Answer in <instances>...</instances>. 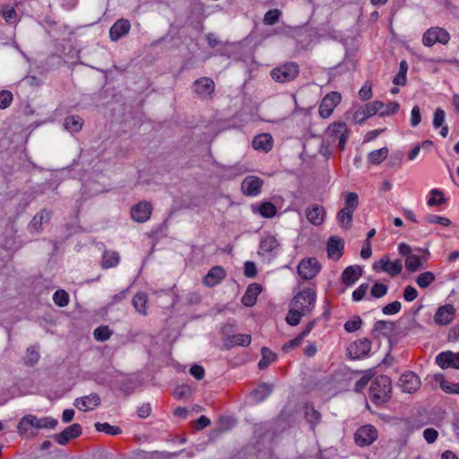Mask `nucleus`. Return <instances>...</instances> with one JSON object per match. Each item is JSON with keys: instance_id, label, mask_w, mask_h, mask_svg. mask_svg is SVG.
Masks as SVG:
<instances>
[{"instance_id": "4c0bfd02", "label": "nucleus", "mask_w": 459, "mask_h": 459, "mask_svg": "<svg viewBox=\"0 0 459 459\" xmlns=\"http://www.w3.org/2000/svg\"><path fill=\"white\" fill-rule=\"evenodd\" d=\"M388 152L389 151L387 147L373 151L368 156V162L373 165L380 164L387 158Z\"/></svg>"}, {"instance_id": "58836bf2", "label": "nucleus", "mask_w": 459, "mask_h": 459, "mask_svg": "<svg viewBox=\"0 0 459 459\" xmlns=\"http://www.w3.org/2000/svg\"><path fill=\"white\" fill-rule=\"evenodd\" d=\"M353 212L344 208L341 209L336 216L339 225L342 228H351L352 222Z\"/></svg>"}, {"instance_id": "4468645a", "label": "nucleus", "mask_w": 459, "mask_h": 459, "mask_svg": "<svg viewBox=\"0 0 459 459\" xmlns=\"http://www.w3.org/2000/svg\"><path fill=\"white\" fill-rule=\"evenodd\" d=\"M194 91L200 98H207L212 96L215 90L214 82L208 77H202L194 82Z\"/></svg>"}, {"instance_id": "e2e57ef3", "label": "nucleus", "mask_w": 459, "mask_h": 459, "mask_svg": "<svg viewBox=\"0 0 459 459\" xmlns=\"http://www.w3.org/2000/svg\"><path fill=\"white\" fill-rule=\"evenodd\" d=\"M445 117H446L445 111L442 108H437L434 113V117H433V126L435 128H439L443 126V124L445 122Z\"/></svg>"}, {"instance_id": "f8f14e48", "label": "nucleus", "mask_w": 459, "mask_h": 459, "mask_svg": "<svg viewBox=\"0 0 459 459\" xmlns=\"http://www.w3.org/2000/svg\"><path fill=\"white\" fill-rule=\"evenodd\" d=\"M152 212V206L151 203L140 202L132 207L131 216L134 221L143 223L150 219Z\"/></svg>"}, {"instance_id": "37998d69", "label": "nucleus", "mask_w": 459, "mask_h": 459, "mask_svg": "<svg viewBox=\"0 0 459 459\" xmlns=\"http://www.w3.org/2000/svg\"><path fill=\"white\" fill-rule=\"evenodd\" d=\"M435 379L440 382V387L447 394H459V383L448 384L442 375H436Z\"/></svg>"}, {"instance_id": "7c9ffc66", "label": "nucleus", "mask_w": 459, "mask_h": 459, "mask_svg": "<svg viewBox=\"0 0 459 459\" xmlns=\"http://www.w3.org/2000/svg\"><path fill=\"white\" fill-rule=\"evenodd\" d=\"M395 329L394 322L378 320L375 323L372 333H379L385 336L391 334Z\"/></svg>"}, {"instance_id": "bf43d9fd", "label": "nucleus", "mask_w": 459, "mask_h": 459, "mask_svg": "<svg viewBox=\"0 0 459 459\" xmlns=\"http://www.w3.org/2000/svg\"><path fill=\"white\" fill-rule=\"evenodd\" d=\"M13 94L11 91L4 90L0 91V108L4 109L8 108L13 101Z\"/></svg>"}, {"instance_id": "69168bd1", "label": "nucleus", "mask_w": 459, "mask_h": 459, "mask_svg": "<svg viewBox=\"0 0 459 459\" xmlns=\"http://www.w3.org/2000/svg\"><path fill=\"white\" fill-rule=\"evenodd\" d=\"M257 274L256 265L254 262L247 261L244 264V275L247 278H255Z\"/></svg>"}, {"instance_id": "7ed1b4c3", "label": "nucleus", "mask_w": 459, "mask_h": 459, "mask_svg": "<svg viewBox=\"0 0 459 459\" xmlns=\"http://www.w3.org/2000/svg\"><path fill=\"white\" fill-rule=\"evenodd\" d=\"M299 74V66L295 62L282 64L271 71L272 78L281 83L294 81Z\"/></svg>"}, {"instance_id": "cd10ccee", "label": "nucleus", "mask_w": 459, "mask_h": 459, "mask_svg": "<svg viewBox=\"0 0 459 459\" xmlns=\"http://www.w3.org/2000/svg\"><path fill=\"white\" fill-rule=\"evenodd\" d=\"M252 143L255 150L268 152L272 149V137L268 134H262L255 136Z\"/></svg>"}, {"instance_id": "774afa93", "label": "nucleus", "mask_w": 459, "mask_h": 459, "mask_svg": "<svg viewBox=\"0 0 459 459\" xmlns=\"http://www.w3.org/2000/svg\"><path fill=\"white\" fill-rule=\"evenodd\" d=\"M178 453H167L154 451L147 455L148 459H171L173 456H177Z\"/></svg>"}, {"instance_id": "3c124183", "label": "nucleus", "mask_w": 459, "mask_h": 459, "mask_svg": "<svg viewBox=\"0 0 459 459\" xmlns=\"http://www.w3.org/2000/svg\"><path fill=\"white\" fill-rule=\"evenodd\" d=\"M111 331L108 326L101 325L97 327L93 332V336L97 341L104 342L109 339L111 336Z\"/></svg>"}, {"instance_id": "864d4df0", "label": "nucleus", "mask_w": 459, "mask_h": 459, "mask_svg": "<svg viewBox=\"0 0 459 459\" xmlns=\"http://www.w3.org/2000/svg\"><path fill=\"white\" fill-rule=\"evenodd\" d=\"M430 195L431 197L428 200L429 206H435L446 202V198L443 197V193L438 189H432Z\"/></svg>"}, {"instance_id": "6e6552de", "label": "nucleus", "mask_w": 459, "mask_h": 459, "mask_svg": "<svg viewBox=\"0 0 459 459\" xmlns=\"http://www.w3.org/2000/svg\"><path fill=\"white\" fill-rule=\"evenodd\" d=\"M377 438V430L372 425L359 428L354 434L355 443L359 446L371 445Z\"/></svg>"}, {"instance_id": "20e7f679", "label": "nucleus", "mask_w": 459, "mask_h": 459, "mask_svg": "<svg viewBox=\"0 0 459 459\" xmlns=\"http://www.w3.org/2000/svg\"><path fill=\"white\" fill-rule=\"evenodd\" d=\"M349 130L345 123L333 122L326 129L325 137L328 143H333L338 141V148L342 151L348 140Z\"/></svg>"}, {"instance_id": "dca6fc26", "label": "nucleus", "mask_w": 459, "mask_h": 459, "mask_svg": "<svg viewBox=\"0 0 459 459\" xmlns=\"http://www.w3.org/2000/svg\"><path fill=\"white\" fill-rule=\"evenodd\" d=\"M436 362L441 368H459V352L443 351L436 357Z\"/></svg>"}, {"instance_id": "2eb2a0df", "label": "nucleus", "mask_w": 459, "mask_h": 459, "mask_svg": "<svg viewBox=\"0 0 459 459\" xmlns=\"http://www.w3.org/2000/svg\"><path fill=\"white\" fill-rule=\"evenodd\" d=\"M263 184L260 178L249 176L243 180L241 189L246 195L256 196L260 194Z\"/></svg>"}, {"instance_id": "09e8293b", "label": "nucleus", "mask_w": 459, "mask_h": 459, "mask_svg": "<svg viewBox=\"0 0 459 459\" xmlns=\"http://www.w3.org/2000/svg\"><path fill=\"white\" fill-rule=\"evenodd\" d=\"M39 359V353L35 346L29 347L24 357L25 364L28 366H33L38 362Z\"/></svg>"}, {"instance_id": "c85d7f7f", "label": "nucleus", "mask_w": 459, "mask_h": 459, "mask_svg": "<svg viewBox=\"0 0 459 459\" xmlns=\"http://www.w3.org/2000/svg\"><path fill=\"white\" fill-rule=\"evenodd\" d=\"M83 126V119L77 115L68 116L65 119L64 126L71 133H78Z\"/></svg>"}, {"instance_id": "de8ad7c7", "label": "nucleus", "mask_w": 459, "mask_h": 459, "mask_svg": "<svg viewBox=\"0 0 459 459\" xmlns=\"http://www.w3.org/2000/svg\"><path fill=\"white\" fill-rule=\"evenodd\" d=\"M421 260L417 255H411L405 260V267L410 272H415L421 267Z\"/></svg>"}, {"instance_id": "6ab92c4d", "label": "nucleus", "mask_w": 459, "mask_h": 459, "mask_svg": "<svg viewBox=\"0 0 459 459\" xmlns=\"http://www.w3.org/2000/svg\"><path fill=\"white\" fill-rule=\"evenodd\" d=\"M100 403V398L98 394L92 393L89 395L76 398L74 405L80 411H87L93 410Z\"/></svg>"}, {"instance_id": "c756f323", "label": "nucleus", "mask_w": 459, "mask_h": 459, "mask_svg": "<svg viewBox=\"0 0 459 459\" xmlns=\"http://www.w3.org/2000/svg\"><path fill=\"white\" fill-rule=\"evenodd\" d=\"M120 256L115 251H104L102 255L101 266L104 269L115 267L119 263Z\"/></svg>"}, {"instance_id": "8fccbe9b", "label": "nucleus", "mask_w": 459, "mask_h": 459, "mask_svg": "<svg viewBox=\"0 0 459 459\" xmlns=\"http://www.w3.org/2000/svg\"><path fill=\"white\" fill-rule=\"evenodd\" d=\"M53 300L56 305L64 307L69 302V295L64 290H57L53 295Z\"/></svg>"}, {"instance_id": "9b49d317", "label": "nucleus", "mask_w": 459, "mask_h": 459, "mask_svg": "<svg viewBox=\"0 0 459 459\" xmlns=\"http://www.w3.org/2000/svg\"><path fill=\"white\" fill-rule=\"evenodd\" d=\"M420 377L413 372H406L400 377L398 385L405 393H414L420 386Z\"/></svg>"}, {"instance_id": "c03bdc74", "label": "nucleus", "mask_w": 459, "mask_h": 459, "mask_svg": "<svg viewBox=\"0 0 459 459\" xmlns=\"http://www.w3.org/2000/svg\"><path fill=\"white\" fill-rule=\"evenodd\" d=\"M258 211L261 216H263L264 218H272L277 212L276 206L270 202L262 203L260 204Z\"/></svg>"}, {"instance_id": "bb28decb", "label": "nucleus", "mask_w": 459, "mask_h": 459, "mask_svg": "<svg viewBox=\"0 0 459 459\" xmlns=\"http://www.w3.org/2000/svg\"><path fill=\"white\" fill-rule=\"evenodd\" d=\"M304 416L306 420L310 424L311 429H314L321 420L320 412L309 403H306L304 406Z\"/></svg>"}, {"instance_id": "5701e85b", "label": "nucleus", "mask_w": 459, "mask_h": 459, "mask_svg": "<svg viewBox=\"0 0 459 459\" xmlns=\"http://www.w3.org/2000/svg\"><path fill=\"white\" fill-rule=\"evenodd\" d=\"M343 242L340 238L331 237L327 241V255L329 258L339 260L342 255Z\"/></svg>"}, {"instance_id": "e433bc0d", "label": "nucleus", "mask_w": 459, "mask_h": 459, "mask_svg": "<svg viewBox=\"0 0 459 459\" xmlns=\"http://www.w3.org/2000/svg\"><path fill=\"white\" fill-rule=\"evenodd\" d=\"M280 247V243L273 236H267L260 243V250L264 253H273Z\"/></svg>"}, {"instance_id": "aec40b11", "label": "nucleus", "mask_w": 459, "mask_h": 459, "mask_svg": "<svg viewBox=\"0 0 459 459\" xmlns=\"http://www.w3.org/2000/svg\"><path fill=\"white\" fill-rule=\"evenodd\" d=\"M385 107L384 102L380 100H375L365 105L361 112L357 111L355 113V119L359 122L364 121L367 117H372L377 112H381Z\"/></svg>"}, {"instance_id": "c9c22d12", "label": "nucleus", "mask_w": 459, "mask_h": 459, "mask_svg": "<svg viewBox=\"0 0 459 459\" xmlns=\"http://www.w3.org/2000/svg\"><path fill=\"white\" fill-rule=\"evenodd\" d=\"M262 359L258 362L260 369H265L271 363L276 360L277 355L269 348L263 347L261 350Z\"/></svg>"}, {"instance_id": "ea45409f", "label": "nucleus", "mask_w": 459, "mask_h": 459, "mask_svg": "<svg viewBox=\"0 0 459 459\" xmlns=\"http://www.w3.org/2000/svg\"><path fill=\"white\" fill-rule=\"evenodd\" d=\"M305 315L300 312V310H297L292 306L290 305L289 312L286 316V322L288 325L291 326H296L300 323L301 317Z\"/></svg>"}, {"instance_id": "9d476101", "label": "nucleus", "mask_w": 459, "mask_h": 459, "mask_svg": "<svg viewBox=\"0 0 459 459\" xmlns=\"http://www.w3.org/2000/svg\"><path fill=\"white\" fill-rule=\"evenodd\" d=\"M131 30V23L129 20L121 18L118 19L109 29V39L111 41H118L125 38Z\"/></svg>"}, {"instance_id": "6e6d98bb", "label": "nucleus", "mask_w": 459, "mask_h": 459, "mask_svg": "<svg viewBox=\"0 0 459 459\" xmlns=\"http://www.w3.org/2000/svg\"><path fill=\"white\" fill-rule=\"evenodd\" d=\"M230 342L232 345L247 346L251 342V336L249 334H235Z\"/></svg>"}, {"instance_id": "412c9836", "label": "nucleus", "mask_w": 459, "mask_h": 459, "mask_svg": "<svg viewBox=\"0 0 459 459\" xmlns=\"http://www.w3.org/2000/svg\"><path fill=\"white\" fill-rule=\"evenodd\" d=\"M226 276V272L222 266L216 265L211 268L203 279V283L207 287H213L219 284Z\"/></svg>"}, {"instance_id": "0e129e2a", "label": "nucleus", "mask_w": 459, "mask_h": 459, "mask_svg": "<svg viewBox=\"0 0 459 459\" xmlns=\"http://www.w3.org/2000/svg\"><path fill=\"white\" fill-rule=\"evenodd\" d=\"M401 302L396 300L385 306L382 311L385 315H394L401 310Z\"/></svg>"}, {"instance_id": "b1692460", "label": "nucleus", "mask_w": 459, "mask_h": 459, "mask_svg": "<svg viewBox=\"0 0 459 459\" xmlns=\"http://www.w3.org/2000/svg\"><path fill=\"white\" fill-rule=\"evenodd\" d=\"M307 219L315 226H319L324 221L325 209L318 204L308 206L306 211Z\"/></svg>"}, {"instance_id": "f704fd0d", "label": "nucleus", "mask_w": 459, "mask_h": 459, "mask_svg": "<svg viewBox=\"0 0 459 459\" xmlns=\"http://www.w3.org/2000/svg\"><path fill=\"white\" fill-rule=\"evenodd\" d=\"M0 14L4 20L10 25L16 24L18 22V15L14 7L5 4L0 8Z\"/></svg>"}, {"instance_id": "a211bd4d", "label": "nucleus", "mask_w": 459, "mask_h": 459, "mask_svg": "<svg viewBox=\"0 0 459 459\" xmlns=\"http://www.w3.org/2000/svg\"><path fill=\"white\" fill-rule=\"evenodd\" d=\"M51 216L52 212L46 209L41 210L32 218L28 225V230L32 234L39 233L42 230V225L48 223Z\"/></svg>"}, {"instance_id": "603ef678", "label": "nucleus", "mask_w": 459, "mask_h": 459, "mask_svg": "<svg viewBox=\"0 0 459 459\" xmlns=\"http://www.w3.org/2000/svg\"><path fill=\"white\" fill-rule=\"evenodd\" d=\"M281 13L278 9H272L265 13L264 16V23L265 25H274L279 22Z\"/></svg>"}, {"instance_id": "1a4fd4ad", "label": "nucleus", "mask_w": 459, "mask_h": 459, "mask_svg": "<svg viewBox=\"0 0 459 459\" xmlns=\"http://www.w3.org/2000/svg\"><path fill=\"white\" fill-rule=\"evenodd\" d=\"M370 350L371 341L368 338H362L350 344L348 353L352 359H361L368 355Z\"/></svg>"}, {"instance_id": "a18cd8bd", "label": "nucleus", "mask_w": 459, "mask_h": 459, "mask_svg": "<svg viewBox=\"0 0 459 459\" xmlns=\"http://www.w3.org/2000/svg\"><path fill=\"white\" fill-rule=\"evenodd\" d=\"M435 279L436 277L433 273L424 272L418 275L416 282L420 288H427L435 281Z\"/></svg>"}, {"instance_id": "052dcab7", "label": "nucleus", "mask_w": 459, "mask_h": 459, "mask_svg": "<svg viewBox=\"0 0 459 459\" xmlns=\"http://www.w3.org/2000/svg\"><path fill=\"white\" fill-rule=\"evenodd\" d=\"M400 108V105L398 102L390 101L388 102L380 112V117H386L390 115H394L398 112Z\"/></svg>"}, {"instance_id": "79ce46f5", "label": "nucleus", "mask_w": 459, "mask_h": 459, "mask_svg": "<svg viewBox=\"0 0 459 459\" xmlns=\"http://www.w3.org/2000/svg\"><path fill=\"white\" fill-rule=\"evenodd\" d=\"M343 195L345 196V206L343 208L354 212L359 205V195L353 192H347Z\"/></svg>"}, {"instance_id": "39448f33", "label": "nucleus", "mask_w": 459, "mask_h": 459, "mask_svg": "<svg viewBox=\"0 0 459 459\" xmlns=\"http://www.w3.org/2000/svg\"><path fill=\"white\" fill-rule=\"evenodd\" d=\"M449 40V33L440 27L429 28L422 36V43L426 47H432L436 43L446 45Z\"/></svg>"}, {"instance_id": "13d9d810", "label": "nucleus", "mask_w": 459, "mask_h": 459, "mask_svg": "<svg viewBox=\"0 0 459 459\" xmlns=\"http://www.w3.org/2000/svg\"><path fill=\"white\" fill-rule=\"evenodd\" d=\"M58 424L57 420L51 417H44L38 419V429H55Z\"/></svg>"}, {"instance_id": "4be33fe9", "label": "nucleus", "mask_w": 459, "mask_h": 459, "mask_svg": "<svg viewBox=\"0 0 459 459\" xmlns=\"http://www.w3.org/2000/svg\"><path fill=\"white\" fill-rule=\"evenodd\" d=\"M362 275V268L359 265H351L343 270L341 281L346 286L353 285Z\"/></svg>"}, {"instance_id": "a19ab883", "label": "nucleus", "mask_w": 459, "mask_h": 459, "mask_svg": "<svg viewBox=\"0 0 459 459\" xmlns=\"http://www.w3.org/2000/svg\"><path fill=\"white\" fill-rule=\"evenodd\" d=\"M94 426H95L96 430H98L100 432H104V433L111 435V436H117L122 432V430L119 427L110 425L108 422H104V423L97 422V423H95Z\"/></svg>"}, {"instance_id": "338daca9", "label": "nucleus", "mask_w": 459, "mask_h": 459, "mask_svg": "<svg viewBox=\"0 0 459 459\" xmlns=\"http://www.w3.org/2000/svg\"><path fill=\"white\" fill-rule=\"evenodd\" d=\"M303 339L304 338L300 334H299L297 337L289 341L282 346V351L288 352L289 351L299 347L301 344Z\"/></svg>"}, {"instance_id": "473e14b6", "label": "nucleus", "mask_w": 459, "mask_h": 459, "mask_svg": "<svg viewBox=\"0 0 459 459\" xmlns=\"http://www.w3.org/2000/svg\"><path fill=\"white\" fill-rule=\"evenodd\" d=\"M273 391V385L263 383L252 392V396L256 403L263 402Z\"/></svg>"}, {"instance_id": "72a5a7b5", "label": "nucleus", "mask_w": 459, "mask_h": 459, "mask_svg": "<svg viewBox=\"0 0 459 459\" xmlns=\"http://www.w3.org/2000/svg\"><path fill=\"white\" fill-rule=\"evenodd\" d=\"M148 301V296L144 292H137L132 300V304L134 307L135 310L142 314L146 315V304Z\"/></svg>"}, {"instance_id": "2f4dec72", "label": "nucleus", "mask_w": 459, "mask_h": 459, "mask_svg": "<svg viewBox=\"0 0 459 459\" xmlns=\"http://www.w3.org/2000/svg\"><path fill=\"white\" fill-rule=\"evenodd\" d=\"M30 427L38 429V418L29 414L21 419L18 424V432L21 435L25 434Z\"/></svg>"}, {"instance_id": "680f3d73", "label": "nucleus", "mask_w": 459, "mask_h": 459, "mask_svg": "<svg viewBox=\"0 0 459 459\" xmlns=\"http://www.w3.org/2000/svg\"><path fill=\"white\" fill-rule=\"evenodd\" d=\"M368 290V284L363 283L360 284L353 292H352V299L353 301H360L365 297L367 291Z\"/></svg>"}, {"instance_id": "f3484780", "label": "nucleus", "mask_w": 459, "mask_h": 459, "mask_svg": "<svg viewBox=\"0 0 459 459\" xmlns=\"http://www.w3.org/2000/svg\"><path fill=\"white\" fill-rule=\"evenodd\" d=\"M455 314V309L452 305L441 306L434 315V322L439 325H447L453 321Z\"/></svg>"}, {"instance_id": "f03ea898", "label": "nucleus", "mask_w": 459, "mask_h": 459, "mask_svg": "<svg viewBox=\"0 0 459 459\" xmlns=\"http://www.w3.org/2000/svg\"><path fill=\"white\" fill-rule=\"evenodd\" d=\"M316 293L313 289L307 288L298 292L290 305L304 315L309 314L315 307Z\"/></svg>"}, {"instance_id": "4d7b16f0", "label": "nucleus", "mask_w": 459, "mask_h": 459, "mask_svg": "<svg viewBox=\"0 0 459 459\" xmlns=\"http://www.w3.org/2000/svg\"><path fill=\"white\" fill-rule=\"evenodd\" d=\"M387 286L381 282H376L370 290V294L372 297L376 299H379L384 297L387 293Z\"/></svg>"}, {"instance_id": "0eeeda50", "label": "nucleus", "mask_w": 459, "mask_h": 459, "mask_svg": "<svg viewBox=\"0 0 459 459\" xmlns=\"http://www.w3.org/2000/svg\"><path fill=\"white\" fill-rule=\"evenodd\" d=\"M342 96L337 91H332L326 94L322 100L319 108L318 113L321 117L327 118L329 117L334 108L341 102Z\"/></svg>"}, {"instance_id": "f257e3e1", "label": "nucleus", "mask_w": 459, "mask_h": 459, "mask_svg": "<svg viewBox=\"0 0 459 459\" xmlns=\"http://www.w3.org/2000/svg\"><path fill=\"white\" fill-rule=\"evenodd\" d=\"M392 382L387 376H377L372 381L368 396L370 401L377 406L386 403L391 398Z\"/></svg>"}, {"instance_id": "393cba45", "label": "nucleus", "mask_w": 459, "mask_h": 459, "mask_svg": "<svg viewBox=\"0 0 459 459\" xmlns=\"http://www.w3.org/2000/svg\"><path fill=\"white\" fill-rule=\"evenodd\" d=\"M263 288L259 283H251L246 293L243 295L241 301L246 307H252L255 304L257 296L261 293Z\"/></svg>"}, {"instance_id": "49530a36", "label": "nucleus", "mask_w": 459, "mask_h": 459, "mask_svg": "<svg viewBox=\"0 0 459 459\" xmlns=\"http://www.w3.org/2000/svg\"><path fill=\"white\" fill-rule=\"evenodd\" d=\"M424 221L430 224H440L444 227L451 225V221L446 217H442L435 214H427L424 216Z\"/></svg>"}, {"instance_id": "a878e982", "label": "nucleus", "mask_w": 459, "mask_h": 459, "mask_svg": "<svg viewBox=\"0 0 459 459\" xmlns=\"http://www.w3.org/2000/svg\"><path fill=\"white\" fill-rule=\"evenodd\" d=\"M378 263L383 264L382 271L387 273L391 276L398 275L403 270L402 259L391 262L387 257L384 256L378 261Z\"/></svg>"}, {"instance_id": "5fc2aeb1", "label": "nucleus", "mask_w": 459, "mask_h": 459, "mask_svg": "<svg viewBox=\"0 0 459 459\" xmlns=\"http://www.w3.org/2000/svg\"><path fill=\"white\" fill-rule=\"evenodd\" d=\"M362 325V320L359 316H354L344 324V329L348 333H353L359 330Z\"/></svg>"}, {"instance_id": "ddd939ff", "label": "nucleus", "mask_w": 459, "mask_h": 459, "mask_svg": "<svg viewBox=\"0 0 459 459\" xmlns=\"http://www.w3.org/2000/svg\"><path fill=\"white\" fill-rule=\"evenodd\" d=\"M82 434V427L78 423H74L65 428L59 434L53 436V438L59 445L65 446L73 438L78 437Z\"/></svg>"}, {"instance_id": "423d86ee", "label": "nucleus", "mask_w": 459, "mask_h": 459, "mask_svg": "<svg viewBox=\"0 0 459 459\" xmlns=\"http://www.w3.org/2000/svg\"><path fill=\"white\" fill-rule=\"evenodd\" d=\"M321 265L316 258H305L298 265V273L304 280H311L319 273Z\"/></svg>"}]
</instances>
